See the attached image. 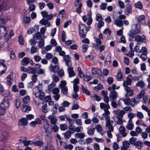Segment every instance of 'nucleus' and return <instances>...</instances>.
<instances>
[{"instance_id": "nucleus-18", "label": "nucleus", "mask_w": 150, "mask_h": 150, "mask_svg": "<svg viewBox=\"0 0 150 150\" xmlns=\"http://www.w3.org/2000/svg\"><path fill=\"white\" fill-rule=\"evenodd\" d=\"M69 68L67 69V71L69 74V77H71L74 76L75 73L73 71V68L72 66L68 67Z\"/></svg>"}, {"instance_id": "nucleus-11", "label": "nucleus", "mask_w": 150, "mask_h": 150, "mask_svg": "<svg viewBox=\"0 0 150 150\" xmlns=\"http://www.w3.org/2000/svg\"><path fill=\"white\" fill-rule=\"evenodd\" d=\"M117 96V93L115 90L111 91L110 92V95L109 96L110 101H115Z\"/></svg>"}, {"instance_id": "nucleus-58", "label": "nucleus", "mask_w": 150, "mask_h": 150, "mask_svg": "<svg viewBox=\"0 0 150 150\" xmlns=\"http://www.w3.org/2000/svg\"><path fill=\"white\" fill-rule=\"evenodd\" d=\"M103 85L102 84H98L97 86H95L94 88V89L98 91L101 89L103 88Z\"/></svg>"}, {"instance_id": "nucleus-42", "label": "nucleus", "mask_w": 150, "mask_h": 150, "mask_svg": "<svg viewBox=\"0 0 150 150\" xmlns=\"http://www.w3.org/2000/svg\"><path fill=\"white\" fill-rule=\"evenodd\" d=\"M71 134L69 131L66 132L64 134V137L66 139L70 138L71 136Z\"/></svg>"}, {"instance_id": "nucleus-16", "label": "nucleus", "mask_w": 150, "mask_h": 150, "mask_svg": "<svg viewBox=\"0 0 150 150\" xmlns=\"http://www.w3.org/2000/svg\"><path fill=\"white\" fill-rule=\"evenodd\" d=\"M48 119L50 121L51 124L53 125H56L57 120L55 117L52 114H51L48 117Z\"/></svg>"}, {"instance_id": "nucleus-8", "label": "nucleus", "mask_w": 150, "mask_h": 150, "mask_svg": "<svg viewBox=\"0 0 150 150\" xmlns=\"http://www.w3.org/2000/svg\"><path fill=\"white\" fill-rule=\"evenodd\" d=\"M13 73L11 72V73L7 77V84L9 86H11L13 82Z\"/></svg>"}, {"instance_id": "nucleus-64", "label": "nucleus", "mask_w": 150, "mask_h": 150, "mask_svg": "<svg viewBox=\"0 0 150 150\" xmlns=\"http://www.w3.org/2000/svg\"><path fill=\"white\" fill-rule=\"evenodd\" d=\"M18 41L21 45H23L24 44L23 37L21 35L19 37Z\"/></svg>"}, {"instance_id": "nucleus-14", "label": "nucleus", "mask_w": 150, "mask_h": 150, "mask_svg": "<svg viewBox=\"0 0 150 150\" xmlns=\"http://www.w3.org/2000/svg\"><path fill=\"white\" fill-rule=\"evenodd\" d=\"M124 89L127 92L125 94L126 97L131 96L133 95V90H131L130 87L124 88Z\"/></svg>"}, {"instance_id": "nucleus-30", "label": "nucleus", "mask_w": 150, "mask_h": 150, "mask_svg": "<svg viewBox=\"0 0 150 150\" xmlns=\"http://www.w3.org/2000/svg\"><path fill=\"white\" fill-rule=\"evenodd\" d=\"M8 136V134L7 132H4L2 133L1 137V140L2 141H5L6 140V139Z\"/></svg>"}, {"instance_id": "nucleus-61", "label": "nucleus", "mask_w": 150, "mask_h": 150, "mask_svg": "<svg viewBox=\"0 0 150 150\" xmlns=\"http://www.w3.org/2000/svg\"><path fill=\"white\" fill-rule=\"evenodd\" d=\"M41 37V35L40 32H38L36 33L33 36V38H36V40L39 39L40 37Z\"/></svg>"}, {"instance_id": "nucleus-48", "label": "nucleus", "mask_w": 150, "mask_h": 150, "mask_svg": "<svg viewBox=\"0 0 150 150\" xmlns=\"http://www.w3.org/2000/svg\"><path fill=\"white\" fill-rule=\"evenodd\" d=\"M117 79L119 81L122 80L123 76L122 72H120L118 73L117 76Z\"/></svg>"}, {"instance_id": "nucleus-34", "label": "nucleus", "mask_w": 150, "mask_h": 150, "mask_svg": "<svg viewBox=\"0 0 150 150\" xmlns=\"http://www.w3.org/2000/svg\"><path fill=\"white\" fill-rule=\"evenodd\" d=\"M134 127L133 124L132 122L128 121V124L127 125L126 128L129 130H132Z\"/></svg>"}, {"instance_id": "nucleus-62", "label": "nucleus", "mask_w": 150, "mask_h": 150, "mask_svg": "<svg viewBox=\"0 0 150 150\" xmlns=\"http://www.w3.org/2000/svg\"><path fill=\"white\" fill-rule=\"evenodd\" d=\"M96 19L97 21H99L102 20L103 18L101 15L99 13H98L96 15Z\"/></svg>"}, {"instance_id": "nucleus-63", "label": "nucleus", "mask_w": 150, "mask_h": 150, "mask_svg": "<svg viewBox=\"0 0 150 150\" xmlns=\"http://www.w3.org/2000/svg\"><path fill=\"white\" fill-rule=\"evenodd\" d=\"M38 51V48L34 46H33L31 49V53L32 54L35 53Z\"/></svg>"}, {"instance_id": "nucleus-31", "label": "nucleus", "mask_w": 150, "mask_h": 150, "mask_svg": "<svg viewBox=\"0 0 150 150\" xmlns=\"http://www.w3.org/2000/svg\"><path fill=\"white\" fill-rule=\"evenodd\" d=\"M136 85L137 87H139L141 88L144 87L145 85L144 82L142 81H139L136 84Z\"/></svg>"}, {"instance_id": "nucleus-38", "label": "nucleus", "mask_w": 150, "mask_h": 150, "mask_svg": "<svg viewBox=\"0 0 150 150\" xmlns=\"http://www.w3.org/2000/svg\"><path fill=\"white\" fill-rule=\"evenodd\" d=\"M45 139L48 143L51 142L52 140L51 135L50 134L47 135L46 136Z\"/></svg>"}, {"instance_id": "nucleus-20", "label": "nucleus", "mask_w": 150, "mask_h": 150, "mask_svg": "<svg viewBox=\"0 0 150 150\" xmlns=\"http://www.w3.org/2000/svg\"><path fill=\"white\" fill-rule=\"evenodd\" d=\"M143 142L141 141H138L136 142L134 146L136 148L138 149H140L143 146Z\"/></svg>"}, {"instance_id": "nucleus-6", "label": "nucleus", "mask_w": 150, "mask_h": 150, "mask_svg": "<svg viewBox=\"0 0 150 150\" xmlns=\"http://www.w3.org/2000/svg\"><path fill=\"white\" fill-rule=\"evenodd\" d=\"M8 35V31L6 28L5 26L0 27V38L3 37L4 38Z\"/></svg>"}, {"instance_id": "nucleus-24", "label": "nucleus", "mask_w": 150, "mask_h": 150, "mask_svg": "<svg viewBox=\"0 0 150 150\" xmlns=\"http://www.w3.org/2000/svg\"><path fill=\"white\" fill-rule=\"evenodd\" d=\"M14 35V31L13 30H11L8 35H6L5 37V40L6 41H7L10 39Z\"/></svg>"}, {"instance_id": "nucleus-7", "label": "nucleus", "mask_w": 150, "mask_h": 150, "mask_svg": "<svg viewBox=\"0 0 150 150\" xmlns=\"http://www.w3.org/2000/svg\"><path fill=\"white\" fill-rule=\"evenodd\" d=\"M29 63L31 65L34 64L33 61L27 57H24L22 60V64L23 65L26 66Z\"/></svg>"}, {"instance_id": "nucleus-52", "label": "nucleus", "mask_w": 150, "mask_h": 150, "mask_svg": "<svg viewBox=\"0 0 150 150\" xmlns=\"http://www.w3.org/2000/svg\"><path fill=\"white\" fill-rule=\"evenodd\" d=\"M30 100V97L28 96L24 97L23 99V101L24 103L27 104L29 102Z\"/></svg>"}, {"instance_id": "nucleus-36", "label": "nucleus", "mask_w": 150, "mask_h": 150, "mask_svg": "<svg viewBox=\"0 0 150 150\" xmlns=\"http://www.w3.org/2000/svg\"><path fill=\"white\" fill-rule=\"evenodd\" d=\"M82 6V4H80L79 5L76 6L77 8L76 9V11L78 14H80L82 12L81 8Z\"/></svg>"}, {"instance_id": "nucleus-53", "label": "nucleus", "mask_w": 150, "mask_h": 150, "mask_svg": "<svg viewBox=\"0 0 150 150\" xmlns=\"http://www.w3.org/2000/svg\"><path fill=\"white\" fill-rule=\"evenodd\" d=\"M136 34H137L136 33L133 32L131 30H129V37L132 38H135L136 36Z\"/></svg>"}, {"instance_id": "nucleus-40", "label": "nucleus", "mask_w": 150, "mask_h": 150, "mask_svg": "<svg viewBox=\"0 0 150 150\" xmlns=\"http://www.w3.org/2000/svg\"><path fill=\"white\" fill-rule=\"evenodd\" d=\"M140 24H136L135 29L134 31V32L136 33L137 34H138L140 32Z\"/></svg>"}, {"instance_id": "nucleus-26", "label": "nucleus", "mask_w": 150, "mask_h": 150, "mask_svg": "<svg viewBox=\"0 0 150 150\" xmlns=\"http://www.w3.org/2000/svg\"><path fill=\"white\" fill-rule=\"evenodd\" d=\"M114 23L118 27H121L123 24V22L122 21L117 19L114 21Z\"/></svg>"}, {"instance_id": "nucleus-17", "label": "nucleus", "mask_w": 150, "mask_h": 150, "mask_svg": "<svg viewBox=\"0 0 150 150\" xmlns=\"http://www.w3.org/2000/svg\"><path fill=\"white\" fill-rule=\"evenodd\" d=\"M40 23L47 27H49L51 25V24L50 22L47 19L44 18L40 21Z\"/></svg>"}, {"instance_id": "nucleus-47", "label": "nucleus", "mask_w": 150, "mask_h": 150, "mask_svg": "<svg viewBox=\"0 0 150 150\" xmlns=\"http://www.w3.org/2000/svg\"><path fill=\"white\" fill-rule=\"evenodd\" d=\"M121 100L124 102L127 105H129L130 104V99L128 98H122Z\"/></svg>"}, {"instance_id": "nucleus-25", "label": "nucleus", "mask_w": 150, "mask_h": 150, "mask_svg": "<svg viewBox=\"0 0 150 150\" xmlns=\"http://www.w3.org/2000/svg\"><path fill=\"white\" fill-rule=\"evenodd\" d=\"M33 144H34L38 147H43L44 142L42 141H37L35 142L33 141Z\"/></svg>"}, {"instance_id": "nucleus-21", "label": "nucleus", "mask_w": 150, "mask_h": 150, "mask_svg": "<svg viewBox=\"0 0 150 150\" xmlns=\"http://www.w3.org/2000/svg\"><path fill=\"white\" fill-rule=\"evenodd\" d=\"M125 128L122 126L119 128L120 132L123 137H126L127 134V133L125 132Z\"/></svg>"}, {"instance_id": "nucleus-44", "label": "nucleus", "mask_w": 150, "mask_h": 150, "mask_svg": "<svg viewBox=\"0 0 150 150\" xmlns=\"http://www.w3.org/2000/svg\"><path fill=\"white\" fill-rule=\"evenodd\" d=\"M137 139L136 138L132 137L129 139V142L131 144L134 145L137 142Z\"/></svg>"}, {"instance_id": "nucleus-45", "label": "nucleus", "mask_w": 150, "mask_h": 150, "mask_svg": "<svg viewBox=\"0 0 150 150\" xmlns=\"http://www.w3.org/2000/svg\"><path fill=\"white\" fill-rule=\"evenodd\" d=\"M44 40L43 39H42L39 42V47L40 48H42L44 47Z\"/></svg>"}, {"instance_id": "nucleus-22", "label": "nucleus", "mask_w": 150, "mask_h": 150, "mask_svg": "<svg viewBox=\"0 0 150 150\" xmlns=\"http://www.w3.org/2000/svg\"><path fill=\"white\" fill-rule=\"evenodd\" d=\"M100 107L101 109L103 110L106 109H110V108L108 103L105 104L103 103H100Z\"/></svg>"}, {"instance_id": "nucleus-37", "label": "nucleus", "mask_w": 150, "mask_h": 150, "mask_svg": "<svg viewBox=\"0 0 150 150\" xmlns=\"http://www.w3.org/2000/svg\"><path fill=\"white\" fill-rule=\"evenodd\" d=\"M127 11L129 13H131L132 11V6L131 4H128L126 6Z\"/></svg>"}, {"instance_id": "nucleus-27", "label": "nucleus", "mask_w": 150, "mask_h": 150, "mask_svg": "<svg viewBox=\"0 0 150 150\" xmlns=\"http://www.w3.org/2000/svg\"><path fill=\"white\" fill-rule=\"evenodd\" d=\"M139 22L142 24H144L145 23V16L143 15H142L139 16L138 18Z\"/></svg>"}, {"instance_id": "nucleus-5", "label": "nucleus", "mask_w": 150, "mask_h": 150, "mask_svg": "<svg viewBox=\"0 0 150 150\" xmlns=\"http://www.w3.org/2000/svg\"><path fill=\"white\" fill-rule=\"evenodd\" d=\"M10 7L8 6L6 3L5 1L2 2L1 4H0V17L2 15L1 11L2 10L6 11L9 9Z\"/></svg>"}, {"instance_id": "nucleus-56", "label": "nucleus", "mask_w": 150, "mask_h": 150, "mask_svg": "<svg viewBox=\"0 0 150 150\" xmlns=\"http://www.w3.org/2000/svg\"><path fill=\"white\" fill-rule=\"evenodd\" d=\"M75 126H73L72 127H70L69 126L68 128L69 129V131L72 134L74 133L75 132Z\"/></svg>"}, {"instance_id": "nucleus-10", "label": "nucleus", "mask_w": 150, "mask_h": 150, "mask_svg": "<svg viewBox=\"0 0 150 150\" xmlns=\"http://www.w3.org/2000/svg\"><path fill=\"white\" fill-rule=\"evenodd\" d=\"M135 40L137 42V45L139 44V42H144L146 40L145 36L143 35L142 36L139 35H137L136 36L135 38Z\"/></svg>"}, {"instance_id": "nucleus-33", "label": "nucleus", "mask_w": 150, "mask_h": 150, "mask_svg": "<svg viewBox=\"0 0 150 150\" xmlns=\"http://www.w3.org/2000/svg\"><path fill=\"white\" fill-rule=\"evenodd\" d=\"M36 72V70L34 68L28 67L27 69V72L28 73L35 74Z\"/></svg>"}, {"instance_id": "nucleus-50", "label": "nucleus", "mask_w": 150, "mask_h": 150, "mask_svg": "<svg viewBox=\"0 0 150 150\" xmlns=\"http://www.w3.org/2000/svg\"><path fill=\"white\" fill-rule=\"evenodd\" d=\"M135 6L136 8H138L139 9H142L143 8L142 4L140 1L136 3L135 5Z\"/></svg>"}, {"instance_id": "nucleus-46", "label": "nucleus", "mask_w": 150, "mask_h": 150, "mask_svg": "<svg viewBox=\"0 0 150 150\" xmlns=\"http://www.w3.org/2000/svg\"><path fill=\"white\" fill-rule=\"evenodd\" d=\"M60 88L61 89V92L62 94L66 95L67 94L68 89L67 87H62Z\"/></svg>"}, {"instance_id": "nucleus-9", "label": "nucleus", "mask_w": 150, "mask_h": 150, "mask_svg": "<svg viewBox=\"0 0 150 150\" xmlns=\"http://www.w3.org/2000/svg\"><path fill=\"white\" fill-rule=\"evenodd\" d=\"M129 77H131V75H129L127 79L126 80L123 81V85L124 88L129 87L128 86L130 85L132 83V79H131L129 78Z\"/></svg>"}, {"instance_id": "nucleus-12", "label": "nucleus", "mask_w": 150, "mask_h": 150, "mask_svg": "<svg viewBox=\"0 0 150 150\" xmlns=\"http://www.w3.org/2000/svg\"><path fill=\"white\" fill-rule=\"evenodd\" d=\"M63 59L66 65L68 67L72 66L71 62L69 55H67L64 56L63 57Z\"/></svg>"}, {"instance_id": "nucleus-49", "label": "nucleus", "mask_w": 150, "mask_h": 150, "mask_svg": "<svg viewBox=\"0 0 150 150\" xmlns=\"http://www.w3.org/2000/svg\"><path fill=\"white\" fill-rule=\"evenodd\" d=\"M131 101L132 102H133L135 104L137 105L138 104L140 101V100L137 97H136L135 98H132Z\"/></svg>"}, {"instance_id": "nucleus-51", "label": "nucleus", "mask_w": 150, "mask_h": 150, "mask_svg": "<svg viewBox=\"0 0 150 150\" xmlns=\"http://www.w3.org/2000/svg\"><path fill=\"white\" fill-rule=\"evenodd\" d=\"M127 116L129 118L128 121L132 122V120L134 117V114L130 112L127 115Z\"/></svg>"}, {"instance_id": "nucleus-2", "label": "nucleus", "mask_w": 150, "mask_h": 150, "mask_svg": "<svg viewBox=\"0 0 150 150\" xmlns=\"http://www.w3.org/2000/svg\"><path fill=\"white\" fill-rule=\"evenodd\" d=\"M105 119L106 121L105 127L108 131L113 132L114 128L112 124L114 123V121L110 120V117L109 116H106L105 117Z\"/></svg>"}, {"instance_id": "nucleus-19", "label": "nucleus", "mask_w": 150, "mask_h": 150, "mask_svg": "<svg viewBox=\"0 0 150 150\" xmlns=\"http://www.w3.org/2000/svg\"><path fill=\"white\" fill-rule=\"evenodd\" d=\"M123 146L121 147V149L122 150H127L129 147L130 143L129 141H124L122 143Z\"/></svg>"}, {"instance_id": "nucleus-55", "label": "nucleus", "mask_w": 150, "mask_h": 150, "mask_svg": "<svg viewBox=\"0 0 150 150\" xmlns=\"http://www.w3.org/2000/svg\"><path fill=\"white\" fill-rule=\"evenodd\" d=\"M47 103L44 104L42 107V112L45 113H46L47 112Z\"/></svg>"}, {"instance_id": "nucleus-13", "label": "nucleus", "mask_w": 150, "mask_h": 150, "mask_svg": "<svg viewBox=\"0 0 150 150\" xmlns=\"http://www.w3.org/2000/svg\"><path fill=\"white\" fill-rule=\"evenodd\" d=\"M27 138L26 137H25L24 139V140H22V142H21V143H23L24 145L25 146H27L29 145H32L33 144V141L31 140H27Z\"/></svg>"}, {"instance_id": "nucleus-39", "label": "nucleus", "mask_w": 150, "mask_h": 150, "mask_svg": "<svg viewBox=\"0 0 150 150\" xmlns=\"http://www.w3.org/2000/svg\"><path fill=\"white\" fill-rule=\"evenodd\" d=\"M44 127L45 129V131L46 132H47V129L50 126V124L48 123L47 120H45L44 122Z\"/></svg>"}, {"instance_id": "nucleus-28", "label": "nucleus", "mask_w": 150, "mask_h": 150, "mask_svg": "<svg viewBox=\"0 0 150 150\" xmlns=\"http://www.w3.org/2000/svg\"><path fill=\"white\" fill-rule=\"evenodd\" d=\"M41 85L39 84L38 85L33 89V93L37 92H41Z\"/></svg>"}, {"instance_id": "nucleus-35", "label": "nucleus", "mask_w": 150, "mask_h": 150, "mask_svg": "<svg viewBox=\"0 0 150 150\" xmlns=\"http://www.w3.org/2000/svg\"><path fill=\"white\" fill-rule=\"evenodd\" d=\"M123 111H125V114L126 112L127 113H130L132 111V109L129 106H127L123 108Z\"/></svg>"}, {"instance_id": "nucleus-59", "label": "nucleus", "mask_w": 150, "mask_h": 150, "mask_svg": "<svg viewBox=\"0 0 150 150\" xmlns=\"http://www.w3.org/2000/svg\"><path fill=\"white\" fill-rule=\"evenodd\" d=\"M6 110L2 107L0 106V115H3L6 112Z\"/></svg>"}, {"instance_id": "nucleus-41", "label": "nucleus", "mask_w": 150, "mask_h": 150, "mask_svg": "<svg viewBox=\"0 0 150 150\" xmlns=\"http://www.w3.org/2000/svg\"><path fill=\"white\" fill-rule=\"evenodd\" d=\"M145 93V92L144 90H142L140 91L139 93L137 95V97L140 100V99L142 98V97H143Z\"/></svg>"}, {"instance_id": "nucleus-3", "label": "nucleus", "mask_w": 150, "mask_h": 150, "mask_svg": "<svg viewBox=\"0 0 150 150\" xmlns=\"http://www.w3.org/2000/svg\"><path fill=\"white\" fill-rule=\"evenodd\" d=\"M113 113L114 114L117 115V118L119 119H122L123 115L125 114V111H123V110H120L119 109L114 110Z\"/></svg>"}, {"instance_id": "nucleus-29", "label": "nucleus", "mask_w": 150, "mask_h": 150, "mask_svg": "<svg viewBox=\"0 0 150 150\" xmlns=\"http://www.w3.org/2000/svg\"><path fill=\"white\" fill-rule=\"evenodd\" d=\"M74 136L76 138L83 139L85 137V134L83 132L77 133L74 134Z\"/></svg>"}, {"instance_id": "nucleus-32", "label": "nucleus", "mask_w": 150, "mask_h": 150, "mask_svg": "<svg viewBox=\"0 0 150 150\" xmlns=\"http://www.w3.org/2000/svg\"><path fill=\"white\" fill-rule=\"evenodd\" d=\"M95 131V128H94L91 127L88 129L87 133L89 135H92L94 134Z\"/></svg>"}, {"instance_id": "nucleus-4", "label": "nucleus", "mask_w": 150, "mask_h": 150, "mask_svg": "<svg viewBox=\"0 0 150 150\" xmlns=\"http://www.w3.org/2000/svg\"><path fill=\"white\" fill-rule=\"evenodd\" d=\"M10 103L8 99L6 98H4L1 101L0 106L6 109V110L9 107Z\"/></svg>"}, {"instance_id": "nucleus-15", "label": "nucleus", "mask_w": 150, "mask_h": 150, "mask_svg": "<svg viewBox=\"0 0 150 150\" xmlns=\"http://www.w3.org/2000/svg\"><path fill=\"white\" fill-rule=\"evenodd\" d=\"M59 69V67L57 65H55L53 66L51 64H50L49 68V70L51 72H53L55 73H57Z\"/></svg>"}, {"instance_id": "nucleus-60", "label": "nucleus", "mask_w": 150, "mask_h": 150, "mask_svg": "<svg viewBox=\"0 0 150 150\" xmlns=\"http://www.w3.org/2000/svg\"><path fill=\"white\" fill-rule=\"evenodd\" d=\"M108 109H104V112L103 113L102 115L103 117H106L107 116H109L110 114V111L108 110Z\"/></svg>"}, {"instance_id": "nucleus-43", "label": "nucleus", "mask_w": 150, "mask_h": 150, "mask_svg": "<svg viewBox=\"0 0 150 150\" xmlns=\"http://www.w3.org/2000/svg\"><path fill=\"white\" fill-rule=\"evenodd\" d=\"M67 120L69 122V126L72 127L73 125L75 123V120L74 119H72L70 117H68L67 118Z\"/></svg>"}, {"instance_id": "nucleus-23", "label": "nucleus", "mask_w": 150, "mask_h": 150, "mask_svg": "<svg viewBox=\"0 0 150 150\" xmlns=\"http://www.w3.org/2000/svg\"><path fill=\"white\" fill-rule=\"evenodd\" d=\"M18 124L20 125L26 126L28 124V122L25 118H23L19 120Z\"/></svg>"}, {"instance_id": "nucleus-1", "label": "nucleus", "mask_w": 150, "mask_h": 150, "mask_svg": "<svg viewBox=\"0 0 150 150\" xmlns=\"http://www.w3.org/2000/svg\"><path fill=\"white\" fill-rule=\"evenodd\" d=\"M90 26L87 27L84 24L81 23L79 25V36L81 38H85L86 36L87 32L91 29Z\"/></svg>"}, {"instance_id": "nucleus-54", "label": "nucleus", "mask_w": 150, "mask_h": 150, "mask_svg": "<svg viewBox=\"0 0 150 150\" xmlns=\"http://www.w3.org/2000/svg\"><path fill=\"white\" fill-rule=\"evenodd\" d=\"M134 51H133V50L130 49L128 53L126 54V55L132 58L134 55Z\"/></svg>"}, {"instance_id": "nucleus-57", "label": "nucleus", "mask_w": 150, "mask_h": 150, "mask_svg": "<svg viewBox=\"0 0 150 150\" xmlns=\"http://www.w3.org/2000/svg\"><path fill=\"white\" fill-rule=\"evenodd\" d=\"M82 91L83 93H85L87 95H90V92L88 91L85 88H84L83 86H81Z\"/></svg>"}]
</instances>
